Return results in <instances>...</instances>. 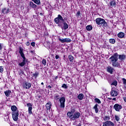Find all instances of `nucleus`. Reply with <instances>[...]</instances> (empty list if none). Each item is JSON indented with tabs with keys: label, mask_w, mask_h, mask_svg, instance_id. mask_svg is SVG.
I'll use <instances>...</instances> for the list:
<instances>
[{
	"label": "nucleus",
	"mask_w": 126,
	"mask_h": 126,
	"mask_svg": "<svg viewBox=\"0 0 126 126\" xmlns=\"http://www.w3.org/2000/svg\"><path fill=\"white\" fill-rule=\"evenodd\" d=\"M75 109H73L71 110V111H69L67 113V116L70 119V120H72L74 121V120H76V119H79V117H80V113L78 112H75ZM74 114H73V113Z\"/></svg>",
	"instance_id": "nucleus-1"
},
{
	"label": "nucleus",
	"mask_w": 126,
	"mask_h": 126,
	"mask_svg": "<svg viewBox=\"0 0 126 126\" xmlns=\"http://www.w3.org/2000/svg\"><path fill=\"white\" fill-rule=\"evenodd\" d=\"M95 22H96V25H97V26H99V27H101V26L102 27H103V28H104L108 26V23H107L105 21L104 19H102L101 18H97L95 19Z\"/></svg>",
	"instance_id": "nucleus-2"
},
{
	"label": "nucleus",
	"mask_w": 126,
	"mask_h": 126,
	"mask_svg": "<svg viewBox=\"0 0 126 126\" xmlns=\"http://www.w3.org/2000/svg\"><path fill=\"white\" fill-rule=\"evenodd\" d=\"M54 21L56 24L58 25L59 27H62V24L63 22H64V19H63V18L62 15H58V17L55 18Z\"/></svg>",
	"instance_id": "nucleus-3"
},
{
	"label": "nucleus",
	"mask_w": 126,
	"mask_h": 126,
	"mask_svg": "<svg viewBox=\"0 0 126 126\" xmlns=\"http://www.w3.org/2000/svg\"><path fill=\"white\" fill-rule=\"evenodd\" d=\"M59 101L60 102V108H61L62 109H64V103H65V98L64 97H62L59 99Z\"/></svg>",
	"instance_id": "nucleus-4"
},
{
	"label": "nucleus",
	"mask_w": 126,
	"mask_h": 126,
	"mask_svg": "<svg viewBox=\"0 0 126 126\" xmlns=\"http://www.w3.org/2000/svg\"><path fill=\"white\" fill-rule=\"evenodd\" d=\"M119 57V54L118 53H115L114 55L112 56L109 60H111V63H114L115 62H118V57Z\"/></svg>",
	"instance_id": "nucleus-5"
},
{
	"label": "nucleus",
	"mask_w": 126,
	"mask_h": 126,
	"mask_svg": "<svg viewBox=\"0 0 126 126\" xmlns=\"http://www.w3.org/2000/svg\"><path fill=\"white\" fill-rule=\"evenodd\" d=\"M12 116L13 121L16 122L18 120V116H19V112H12Z\"/></svg>",
	"instance_id": "nucleus-6"
},
{
	"label": "nucleus",
	"mask_w": 126,
	"mask_h": 126,
	"mask_svg": "<svg viewBox=\"0 0 126 126\" xmlns=\"http://www.w3.org/2000/svg\"><path fill=\"white\" fill-rule=\"evenodd\" d=\"M122 108H123V107L122 106V105L119 104H115L114 106H113V108L115 110V111H116L117 112H120V110H122Z\"/></svg>",
	"instance_id": "nucleus-7"
},
{
	"label": "nucleus",
	"mask_w": 126,
	"mask_h": 126,
	"mask_svg": "<svg viewBox=\"0 0 126 126\" xmlns=\"http://www.w3.org/2000/svg\"><path fill=\"white\" fill-rule=\"evenodd\" d=\"M115 126V124L112 122V121H106L103 123L102 126Z\"/></svg>",
	"instance_id": "nucleus-8"
},
{
	"label": "nucleus",
	"mask_w": 126,
	"mask_h": 126,
	"mask_svg": "<svg viewBox=\"0 0 126 126\" xmlns=\"http://www.w3.org/2000/svg\"><path fill=\"white\" fill-rule=\"evenodd\" d=\"M62 23L63 24V26L62 25V26L60 27H61L62 30H66V29H68V25L66 23L63 22Z\"/></svg>",
	"instance_id": "nucleus-9"
},
{
	"label": "nucleus",
	"mask_w": 126,
	"mask_h": 126,
	"mask_svg": "<svg viewBox=\"0 0 126 126\" xmlns=\"http://www.w3.org/2000/svg\"><path fill=\"white\" fill-rule=\"evenodd\" d=\"M23 86L25 89H29L31 88V84L30 83H25L23 84Z\"/></svg>",
	"instance_id": "nucleus-10"
},
{
	"label": "nucleus",
	"mask_w": 126,
	"mask_h": 126,
	"mask_svg": "<svg viewBox=\"0 0 126 126\" xmlns=\"http://www.w3.org/2000/svg\"><path fill=\"white\" fill-rule=\"evenodd\" d=\"M2 13L3 14H6L7 13H9V11H10V9L8 8H4L2 9Z\"/></svg>",
	"instance_id": "nucleus-11"
},
{
	"label": "nucleus",
	"mask_w": 126,
	"mask_h": 126,
	"mask_svg": "<svg viewBox=\"0 0 126 126\" xmlns=\"http://www.w3.org/2000/svg\"><path fill=\"white\" fill-rule=\"evenodd\" d=\"M110 95L112 96V97H116V96H118V92L116 90H112L110 92Z\"/></svg>",
	"instance_id": "nucleus-12"
},
{
	"label": "nucleus",
	"mask_w": 126,
	"mask_h": 126,
	"mask_svg": "<svg viewBox=\"0 0 126 126\" xmlns=\"http://www.w3.org/2000/svg\"><path fill=\"white\" fill-rule=\"evenodd\" d=\"M106 69H107V71H108V72L110 73V74H113V72L114 71V68H113L110 66H108L107 67Z\"/></svg>",
	"instance_id": "nucleus-13"
},
{
	"label": "nucleus",
	"mask_w": 126,
	"mask_h": 126,
	"mask_svg": "<svg viewBox=\"0 0 126 126\" xmlns=\"http://www.w3.org/2000/svg\"><path fill=\"white\" fill-rule=\"evenodd\" d=\"M11 110L12 111V113H16L17 112H19L18 110H17V107L15 105H12L11 107Z\"/></svg>",
	"instance_id": "nucleus-14"
},
{
	"label": "nucleus",
	"mask_w": 126,
	"mask_h": 126,
	"mask_svg": "<svg viewBox=\"0 0 126 126\" xmlns=\"http://www.w3.org/2000/svg\"><path fill=\"white\" fill-rule=\"evenodd\" d=\"M45 107L47 110H51V107H52V102H51V101H49L48 103L46 104Z\"/></svg>",
	"instance_id": "nucleus-15"
},
{
	"label": "nucleus",
	"mask_w": 126,
	"mask_h": 126,
	"mask_svg": "<svg viewBox=\"0 0 126 126\" xmlns=\"http://www.w3.org/2000/svg\"><path fill=\"white\" fill-rule=\"evenodd\" d=\"M19 53L20 54L22 58H24L25 59V56H24V53H23V49L22 48H19Z\"/></svg>",
	"instance_id": "nucleus-16"
},
{
	"label": "nucleus",
	"mask_w": 126,
	"mask_h": 126,
	"mask_svg": "<svg viewBox=\"0 0 126 126\" xmlns=\"http://www.w3.org/2000/svg\"><path fill=\"white\" fill-rule=\"evenodd\" d=\"M110 7H114V6H116L117 5V3L115 1H111L109 3Z\"/></svg>",
	"instance_id": "nucleus-17"
},
{
	"label": "nucleus",
	"mask_w": 126,
	"mask_h": 126,
	"mask_svg": "<svg viewBox=\"0 0 126 126\" xmlns=\"http://www.w3.org/2000/svg\"><path fill=\"white\" fill-rule=\"evenodd\" d=\"M29 5L30 7H32V8H36L37 7V5L35 4L33 2L30 1Z\"/></svg>",
	"instance_id": "nucleus-18"
},
{
	"label": "nucleus",
	"mask_w": 126,
	"mask_h": 126,
	"mask_svg": "<svg viewBox=\"0 0 126 126\" xmlns=\"http://www.w3.org/2000/svg\"><path fill=\"white\" fill-rule=\"evenodd\" d=\"M23 62L21 63H20L19 64V65H20V66H24V65H25V63H26V58H23Z\"/></svg>",
	"instance_id": "nucleus-19"
},
{
	"label": "nucleus",
	"mask_w": 126,
	"mask_h": 126,
	"mask_svg": "<svg viewBox=\"0 0 126 126\" xmlns=\"http://www.w3.org/2000/svg\"><path fill=\"white\" fill-rule=\"evenodd\" d=\"M118 37L119 38H120L121 39H122V38H124V37H125V33L124 32H119L118 34Z\"/></svg>",
	"instance_id": "nucleus-20"
},
{
	"label": "nucleus",
	"mask_w": 126,
	"mask_h": 126,
	"mask_svg": "<svg viewBox=\"0 0 126 126\" xmlns=\"http://www.w3.org/2000/svg\"><path fill=\"white\" fill-rule=\"evenodd\" d=\"M10 93H11V91H6L4 92V94L6 97H9V96H10Z\"/></svg>",
	"instance_id": "nucleus-21"
},
{
	"label": "nucleus",
	"mask_w": 126,
	"mask_h": 126,
	"mask_svg": "<svg viewBox=\"0 0 126 126\" xmlns=\"http://www.w3.org/2000/svg\"><path fill=\"white\" fill-rule=\"evenodd\" d=\"M112 65L113 66H114L115 67H118L119 65H120V64L118 63L117 62H112Z\"/></svg>",
	"instance_id": "nucleus-22"
},
{
	"label": "nucleus",
	"mask_w": 126,
	"mask_h": 126,
	"mask_svg": "<svg viewBox=\"0 0 126 126\" xmlns=\"http://www.w3.org/2000/svg\"><path fill=\"white\" fill-rule=\"evenodd\" d=\"M84 97V95H83V94H80L78 95V98L79 99V100H82L83 99Z\"/></svg>",
	"instance_id": "nucleus-23"
},
{
	"label": "nucleus",
	"mask_w": 126,
	"mask_h": 126,
	"mask_svg": "<svg viewBox=\"0 0 126 126\" xmlns=\"http://www.w3.org/2000/svg\"><path fill=\"white\" fill-rule=\"evenodd\" d=\"M86 29L88 31H91L93 29V27L91 25H88L86 27Z\"/></svg>",
	"instance_id": "nucleus-24"
},
{
	"label": "nucleus",
	"mask_w": 126,
	"mask_h": 126,
	"mask_svg": "<svg viewBox=\"0 0 126 126\" xmlns=\"http://www.w3.org/2000/svg\"><path fill=\"white\" fill-rule=\"evenodd\" d=\"M94 109L95 110V113H98V112H99V109H98V104H96L94 107Z\"/></svg>",
	"instance_id": "nucleus-25"
},
{
	"label": "nucleus",
	"mask_w": 126,
	"mask_h": 126,
	"mask_svg": "<svg viewBox=\"0 0 126 126\" xmlns=\"http://www.w3.org/2000/svg\"><path fill=\"white\" fill-rule=\"evenodd\" d=\"M70 62H71V63L73 62V56H72V55H69L68 57Z\"/></svg>",
	"instance_id": "nucleus-26"
},
{
	"label": "nucleus",
	"mask_w": 126,
	"mask_h": 126,
	"mask_svg": "<svg viewBox=\"0 0 126 126\" xmlns=\"http://www.w3.org/2000/svg\"><path fill=\"white\" fill-rule=\"evenodd\" d=\"M94 102L95 103H97V104H101V100H100L98 98H95L94 99Z\"/></svg>",
	"instance_id": "nucleus-27"
},
{
	"label": "nucleus",
	"mask_w": 126,
	"mask_h": 126,
	"mask_svg": "<svg viewBox=\"0 0 126 126\" xmlns=\"http://www.w3.org/2000/svg\"><path fill=\"white\" fill-rule=\"evenodd\" d=\"M125 58H126V56L125 55H119V60H121V61L123 60H125Z\"/></svg>",
	"instance_id": "nucleus-28"
},
{
	"label": "nucleus",
	"mask_w": 126,
	"mask_h": 126,
	"mask_svg": "<svg viewBox=\"0 0 126 126\" xmlns=\"http://www.w3.org/2000/svg\"><path fill=\"white\" fill-rule=\"evenodd\" d=\"M71 42V39L70 38H65V43H70Z\"/></svg>",
	"instance_id": "nucleus-29"
},
{
	"label": "nucleus",
	"mask_w": 126,
	"mask_h": 126,
	"mask_svg": "<svg viewBox=\"0 0 126 126\" xmlns=\"http://www.w3.org/2000/svg\"><path fill=\"white\" fill-rule=\"evenodd\" d=\"M33 109L32 107H30L28 109V111H29V115H32V110Z\"/></svg>",
	"instance_id": "nucleus-30"
},
{
	"label": "nucleus",
	"mask_w": 126,
	"mask_h": 126,
	"mask_svg": "<svg viewBox=\"0 0 126 126\" xmlns=\"http://www.w3.org/2000/svg\"><path fill=\"white\" fill-rule=\"evenodd\" d=\"M33 2L34 3H36V4H40V3H41L40 0H34Z\"/></svg>",
	"instance_id": "nucleus-31"
},
{
	"label": "nucleus",
	"mask_w": 126,
	"mask_h": 126,
	"mask_svg": "<svg viewBox=\"0 0 126 126\" xmlns=\"http://www.w3.org/2000/svg\"><path fill=\"white\" fill-rule=\"evenodd\" d=\"M109 42L111 44H115V43H116V40L114 39H109Z\"/></svg>",
	"instance_id": "nucleus-32"
},
{
	"label": "nucleus",
	"mask_w": 126,
	"mask_h": 126,
	"mask_svg": "<svg viewBox=\"0 0 126 126\" xmlns=\"http://www.w3.org/2000/svg\"><path fill=\"white\" fill-rule=\"evenodd\" d=\"M59 40L60 42H61L62 43H65V38L62 39V38H59Z\"/></svg>",
	"instance_id": "nucleus-33"
},
{
	"label": "nucleus",
	"mask_w": 126,
	"mask_h": 126,
	"mask_svg": "<svg viewBox=\"0 0 126 126\" xmlns=\"http://www.w3.org/2000/svg\"><path fill=\"white\" fill-rule=\"evenodd\" d=\"M42 63L43 64V65H46L47 63V61H46L45 59H43L42 61Z\"/></svg>",
	"instance_id": "nucleus-34"
},
{
	"label": "nucleus",
	"mask_w": 126,
	"mask_h": 126,
	"mask_svg": "<svg viewBox=\"0 0 126 126\" xmlns=\"http://www.w3.org/2000/svg\"><path fill=\"white\" fill-rule=\"evenodd\" d=\"M111 85H114V86H117L118 85V82L117 81H114L112 83Z\"/></svg>",
	"instance_id": "nucleus-35"
},
{
	"label": "nucleus",
	"mask_w": 126,
	"mask_h": 126,
	"mask_svg": "<svg viewBox=\"0 0 126 126\" xmlns=\"http://www.w3.org/2000/svg\"><path fill=\"white\" fill-rule=\"evenodd\" d=\"M104 120L105 121H107V122L109 121H110V117L109 116H105L104 118Z\"/></svg>",
	"instance_id": "nucleus-36"
},
{
	"label": "nucleus",
	"mask_w": 126,
	"mask_h": 126,
	"mask_svg": "<svg viewBox=\"0 0 126 126\" xmlns=\"http://www.w3.org/2000/svg\"><path fill=\"white\" fill-rule=\"evenodd\" d=\"M62 88H64L65 89H67V86L65 84H63L62 86Z\"/></svg>",
	"instance_id": "nucleus-37"
},
{
	"label": "nucleus",
	"mask_w": 126,
	"mask_h": 126,
	"mask_svg": "<svg viewBox=\"0 0 126 126\" xmlns=\"http://www.w3.org/2000/svg\"><path fill=\"white\" fill-rule=\"evenodd\" d=\"M115 120L117 122L120 121V117L118 115H115Z\"/></svg>",
	"instance_id": "nucleus-38"
},
{
	"label": "nucleus",
	"mask_w": 126,
	"mask_h": 126,
	"mask_svg": "<svg viewBox=\"0 0 126 126\" xmlns=\"http://www.w3.org/2000/svg\"><path fill=\"white\" fill-rule=\"evenodd\" d=\"M122 82L123 83V84H125V85H126V79L125 78H123L122 79Z\"/></svg>",
	"instance_id": "nucleus-39"
},
{
	"label": "nucleus",
	"mask_w": 126,
	"mask_h": 126,
	"mask_svg": "<svg viewBox=\"0 0 126 126\" xmlns=\"http://www.w3.org/2000/svg\"><path fill=\"white\" fill-rule=\"evenodd\" d=\"M27 107L29 108H32V104L31 103H27Z\"/></svg>",
	"instance_id": "nucleus-40"
},
{
	"label": "nucleus",
	"mask_w": 126,
	"mask_h": 126,
	"mask_svg": "<svg viewBox=\"0 0 126 126\" xmlns=\"http://www.w3.org/2000/svg\"><path fill=\"white\" fill-rule=\"evenodd\" d=\"M33 75L35 77H37V76H38L39 75V73L38 72H35L34 74H33Z\"/></svg>",
	"instance_id": "nucleus-41"
},
{
	"label": "nucleus",
	"mask_w": 126,
	"mask_h": 126,
	"mask_svg": "<svg viewBox=\"0 0 126 126\" xmlns=\"http://www.w3.org/2000/svg\"><path fill=\"white\" fill-rule=\"evenodd\" d=\"M55 99H57L58 100V99H59L60 98V95L59 94H56L55 96Z\"/></svg>",
	"instance_id": "nucleus-42"
},
{
	"label": "nucleus",
	"mask_w": 126,
	"mask_h": 126,
	"mask_svg": "<svg viewBox=\"0 0 126 126\" xmlns=\"http://www.w3.org/2000/svg\"><path fill=\"white\" fill-rule=\"evenodd\" d=\"M0 72H3V68H2V66H0Z\"/></svg>",
	"instance_id": "nucleus-43"
},
{
	"label": "nucleus",
	"mask_w": 126,
	"mask_h": 126,
	"mask_svg": "<svg viewBox=\"0 0 126 126\" xmlns=\"http://www.w3.org/2000/svg\"><path fill=\"white\" fill-rule=\"evenodd\" d=\"M79 15H80V11H79L76 14V16H79Z\"/></svg>",
	"instance_id": "nucleus-44"
},
{
	"label": "nucleus",
	"mask_w": 126,
	"mask_h": 126,
	"mask_svg": "<svg viewBox=\"0 0 126 126\" xmlns=\"http://www.w3.org/2000/svg\"><path fill=\"white\" fill-rule=\"evenodd\" d=\"M31 46H32V47H35V42H32Z\"/></svg>",
	"instance_id": "nucleus-45"
},
{
	"label": "nucleus",
	"mask_w": 126,
	"mask_h": 126,
	"mask_svg": "<svg viewBox=\"0 0 126 126\" xmlns=\"http://www.w3.org/2000/svg\"><path fill=\"white\" fill-rule=\"evenodd\" d=\"M60 58V56L59 55H56L55 58L56 60H58Z\"/></svg>",
	"instance_id": "nucleus-46"
},
{
	"label": "nucleus",
	"mask_w": 126,
	"mask_h": 126,
	"mask_svg": "<svg viewBox=\"0 0 126 126\" xmlns=\"http://www.w3.org/2000/svg\"><path fill=\"white\" fill-rule=\"evenodd\" d=\"M29 44H30L29 42H27L26 44L27 46H29Z\"/></svg>",
	"instance_id": "nucleus-47"
},
{
	"label": "nucleus",
	"mask_w": 126,
	"mask_h": 126,
	"mask_svg": "<svg viewBox=\"0 0 126 126\" xmlns=\"http://www.w3.org/2000/svg\"><path fill=\"white\" fill-rule=\"evenodd\" d=\"M124 100L126 102V97H124Z\"/></svg>",
	"instance_id": "nucleus-48"
},
{
	"label": "nucleus",
	"mask_w": 126,
	"mask_h": 126,
	"mask_svg": "<svg viewBox=\"0 0 126 126\" xmlns=\"http://www.w3.org/2000/svg\"><path fill=\"white\" fill-rule=\"evenodd\" d=\"M77 126H81V124L79 123L78 125H77Z\"/></svg>",
	"instance_id": "nucleus-49"
},
{
	"label": "nucleus",
	"mask_w": 126,
	"mask_h": 126,
	"mask_svg": "<svg viewBox=\"0 0 126 126\" xmlns=\"http://www.w3.org/2000/svg\"><path fill=\"white\" fill-rule=\"evenodd\" d=\"M113 100L114 101H116V97H114V98H113Z\"/></svg>",
	"instance_id": "nucleus-50"
},
{
	"label": "nucleus",
	"mask_w": 126,
	"mask_h": 126,
	"mask_svg": "<svg viewBox=\"0 0 126 126\" xmlns=\"http://www.w3.org/2000/svg\"><path fill=\"white\" fill-rule=\"evenodd\" d=\"M1 50V44H0V51Z\"/></svg>",
	"instance_id": "nucleus-51"
},
{
	"label": "nucleus",
	"mask_w": 126,
	"mask_h": 126,
	"mask_svg": "<svg viewBox=\"0 0 126 126\" xmlns=\"http://www.w3.org/2000/svg\"><path fill=\"white\" fill-rule=\"evenodd\" d=\"M48 88H52V86H50V85L48 86Z\"/></svg>",
	"instance_id": "nucleus-52"
},
{
	"label": "nucleus",
	"mask_w": 126,
	"mask_h": 126,
	"mask_svg": "<svg viewBox=\"0 0 126 126\" xmlns=\"http://www.w3.org/2000/svg\"><path fill=\"white\" fill-rule=\"evenodd\" d=\"M39 14H40V15H43V13H40Z\"/></svg>",
	"instance_id": "nucleus-53"
},
{
	"label": "nucleus",
	"mask_w": 126,
	"mask_h": 126,
	"mask_svg": "<svg viewBox=\"0 0 126 126\" xmlns=\"http://www.w3.org/2000/svg\"><path fill=\"white\" fill-rule=\"evenodd\" d=\"M58 76H56L55 79H58Z\"/></svg>",
	"instance_id": "nucleus-54"
},
{
	"label": "nucleus",
	"mask_w": 126,
	"mask_h": 126,
	"mask_svg": "<svg viewBox=\"0 0 126 126\" xmlns=\"http://www.w3.org/2000/svg\"><path fill=\"white\" fill-rule=\"evenodd\" d=\"M41 85H44V83L42 82V83H41Z\"/></svg>",
	"instance_id": "nucleus-55"
},
{
	"label": "nucleus",
	"mask_w": 126,
	"mask_h": 126,
	"mask_svg": "<svg viewBox=\"0 0 126 126\" xmlns=\"http://www.w3.org/2000/svg\"><path fill=\"white\" fill-rule=\"evenodd\" d=\"M21 73H22V74H23V71H21Z\"/></svg>",
	"instance_id": "nucleus-56"
},
{
	"label": "nucleus",
	"mask_w": 126,
	"mask_h": 126,
	"mask_svg": "<svg viewBox=\"0 0 126 126\" xmlns=\"http://www.w3.org/2000/svg\"><path fill=\"white\" fill-rule=\"evenodd\" d=\"M32 0V1H34L35 0Z\"/></svg>",
	"instance_id": "nucleus-57"
},
{
	"label": "nucleus",
	"mask_w": 126,
	"mask_h": 126,
	"mask_svg": "<svg viewBox=\"0 0 126 126\" xmlns=\"http://www.w3.org/2000/svg\"><path fill=\"white\" fill-rule=\"evenodd\" d=\"M19 74H21V73H19Z\"/></svg>",
	"instance_id": "nucleus-58"
}]
</instances>
